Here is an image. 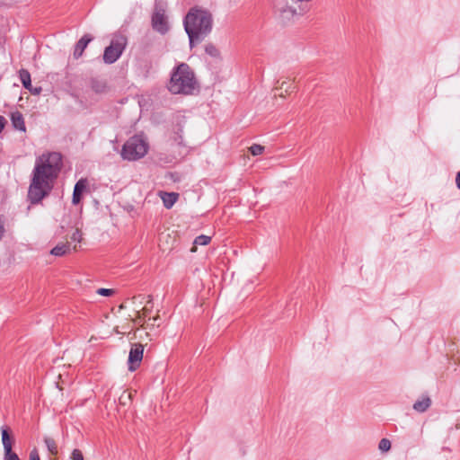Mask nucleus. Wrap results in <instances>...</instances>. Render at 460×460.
Returning <instances> with one entry per match:
<instances>
[{
  "label": "nucleus",
  "mask_w": 460,
  "mask_h": 460,
  "mask_svg": "<svg viewBox=\"0 0 460 460\" xmlns=\"http://www.w3.org/2000/svg\"><path fill=\"white\" fill-rule=\"evenodd\" d=\"M213 23V14L209 10L199 5L190 8L183 18V26L190 49L201 43L211 33Z\"/></svg>",
  "instance_id": "nucleus-2"
},
{
  "label": "nucleus",
  "mask_w": 460,
  "mask_h": 460,
  "mask_svg": "<svg viewBox=\"0 0 460 460\" xmlns=\"http://www.w3.org/2000/svg\"><path fill=\"white\" fill-rule=\"evenodd\" d=\"M90 86L96 93H104L108 89L106 81L100 78H92L90 81Z\"/></svg>",
  "instance_id": "nucleus-13"
},
{
  "label": "nucleus",
  "mask_w": 460,
  "mask_h": 460,
  "mask_svg": "<svg viewBox=\"0 0 460 460\" xmlns=\"http://www.w3.org/2000/svg\"><path fill=\"white\" fill-rule=\"evenodd\" d=\"M378 448L382 451V452H387L390 450L391 448V441L387 438H382L380 441H379V444H378Z\"/></svg>",
  "instance_id": "nucleus-22"
},
{
  "label": "nucleus",
  "mask_w": 460,
  "mask_h": 460,
  "mask_svg": "<svg viewBox=\"0 0 460 460\" xmlns=\"http://www.w3.org/2000/svg\"><path fill=\"white\" fill-rule=\"evenodd\" d=\"M2 442L4 450V460H20L17 454L12 451V440L7 429H2Z\"/></svg>",
  "instance_id": "nucleus-9"
},
{
  "label": "nucleus",
  "mask_w": 460,
  "mask_h": 460,
  "mask_svg": "<svg viewBox=\"0 0 460 460\" xmlns=\"http://www.w3.org/2000/svg\"><path fill=\"white\" fill-rule=\"evenodd\" d=\"M11 121L15 129H18L20 131H25V122L24 118L22 112L16 111L14 112L11 113Z\"/></svg>",
  "instance_id": "nucleus-12"
},
{
  "label": "nucleus",
  "mask_w": 460,
  "mask_h": 460,
  "mask_svg": "<svg viewBox=\"0 0 460 460\" xmlns=\"http://www.w3.org/2000/svg\"><path fill=\"white\" fill-rule=\"evenodd\" d=\"M71 458L72 460H84L83 453L77 448L73 450Z\"/></svg>",
  "instance_id": "nucleus-26"
},
{
  "label": "nucleus",
  "mask_w": 460,
  "mask_h": 460,
  "mask_svg": "<svg viewBox=\"0 0 460 460\" xmlns=\"http://www.w3.org/2000/svg\"><path fill=\"white\" fill-rule=\"evenodd\" d=\"M199 88L194 71L186 63L174 66L167 84L168 91L172 94H193Z\"/></svg>",
  "instance_id": "nucleus-3"
},
{
  "label": "nucleus",
  "mask_w": 460,
  "mask_h": 460,
  "mask_svg": "<svg viewBox=\"0 0 460 460\" xmlns=\"http://www.w3.org/2000/svg\"><path fill=\"white\" fill-rule=\"evenodd\" d=\"M152 306V299L149 298V300L146 303V305L142 309V315L144 317L147 316L150 314Z\"/></svg>",
  "instance_id": "nucleus-25"
},
{
  "label": "nucleus",
  "mask_w": 460,
  "mask_h": 460,
  "mask_svg": "<svg viewBox=\"0 0 460 460\" xmlns=\"http://www.w3.org/2000/svg\"><path fill=\"white\" fill-rule=\"evenodd\" d=\"M430 404V398L429 396H424L414 402L413 409L418 412H424L429 408Z\"/></svg>",
  "instance_id": "nucleus-15"
},
{
  "label": "nucleus",
  "mask_w": 460,
  "mask_h": 460,
  "mask_svg": "<svg viewBox=\"0 0 460 460\" xmlns=\"http://www.w3.org/2000/svg\"><path fill=\"white\" fill-rule=\"evenodd\" d=\"M29 458L30 460H40L39 452L36 448L31 451Z\"/></svg>",
  "instance_id": "nucleus-29"
},
{
  "label": "nucleus",
  "mask_w": 460,
  "mask_h": 460,
  "mask_svg": "<svg viewBox=\"0 0 460 460\" xmlns=\"http://www.w3.org/2000/svg\"><path fill=\"white\" fill-rule=\"evenodd\" d=\"M161 198L164 203V206L166 208H171L175 202L178 200L179 194L175 192H162Z\"/></svg>",
  "instance_id": "nucleus-14"
},
{
  "label": "nucleus",
  "mask_w": 460,
  "mask_h": 460,
  "mask_svg": "<svg viewBox=\"0 0 460 460\" xmlns=\"http://www.w3.org/2000/svg\"><path fill=\"white\" fill-rule=\"evenodd\" d=\"M88 188V180L86 178H81L74 187L73 196H72V203L74 205H78L81 202L83 193Z\"/></svg>",
  "instance_id": "nucleus-10"
},
{
  "label": "nucleus",
  "mask_w": 460,
  "mask_h": 460,
  "mask_svg": "<svg viewBox=\"0 0 460 460\" xmlns=\"http://www.w3.org/2000/svg\"><path fill=\"white\" fill-rule=\"evenodd\" d=\"M71 240L78 243L82 241V232L78 228L72 234Z\"/></svg>",
  "instance_id": "nucleus-27"
},
{
  "label": "nucleus",
  "mask_w": 460,
  "mask_h": 460,
  "mask_svg": "<svg viewBox=\"0 0 460 460\" xmlns=\"http://www.w3.org/2000/svg\"><path fill=\"white\" fill-rule=\"evenodd\" d=\"M5 232V217L0 215V241L4 238Z\"/></svg>",
  "instance_id": "nucleus-23"
},
{
  "label": "nucleus",
  "mask_w": 460,
  "mask_h": 460,
  "mask_svg": "<svg viewBox=\"0 0 460 460\" xmlns=\"http://www.w3.org/2000/svg\"><path fill=\"white\" fill-rule=\"evenodd\" d=\"M149 322H151L150 323H147V326H159L160 325V323H158L160 321V317L157 315L155 317H153V318H149L148 319Z\"/></svg>",
  "instance_id": "nucleus-28"
},
{
  "label": "nucleus",
  "mask_w": 460,
  "mask_h": 460,
  "mask_svg": "<svg viewBox=\"0 0 460 460\" xmlns=\"http://www.w3.org/2000/svg\"><path fill=\"white\" fill-rule=\"evenodd\" d=\"M288 83L286 81L282 82L280 85V89H283V87H287Z\"/></svg>",
  "instance_id": "nucleus-35"
},
{
  "label": "nucleus",
  "mask_w": 460,
  "mask_h": 460,
  "mask_svg": "<svg viewBox=\"0 0 460 460\" xmlns=\"http://www.w3.org/2000/svg\"><path fill=\"white\" fill-rule=\"evenodd\" d=\"M28 91L33 95H39L41 93L42 89L41 87L31 86L30 89H28Z\"/></svg>",
  "instance_id": "nucleus-30"
},
{
  "label": "nucleus",
  "mask_w": 460,
  "mask_h": 460,
  "mask_svg": "<svg viewBox=\"0 0 460 460\" xmlns=\"http://www.w3.org/2000/svg\"><path fill=\"white\" fill-rule=\"evenodd\" d=\"M265 147L259 144H253L250 146L249 150L252 155H259L264 152Z\"/></svg>",
  "instance_id": "nucleus-21"
},
{
  "label": "nucleus",
  "mask_w": 460,
  "mask_h": 460,
  "mask_svg": "<svg viewBox=\"0 0 460 460\" xmlns=\"http://www.w3.org/2000/svg\"><path fill=\"white\" fill-rule=\"evenodd\" d=\"M70 250L69 243H61L56 245L50 252L52 255L55 256H63L66 254Z\"/></svg>",
  "instance_id": "nucleus-17"
},
{
  "label": "nucleus",
  "mask_w": 460,
  "mask_h": 460,
  "mask_svg": "<svg viewBox=\"0 0 460 460\" xmlns=\"http://www.w3.org/2000/svg\"><path fill=\"white\" fill-rule=\"evenodd\" d=\"M143 353L144 346L141 343H135L131 346L128 358V366L129 371H136L139 367L143 359Z\"/></svg>",
  "instance_id": "nucleus-8"
},
{
  "label": "nucleus",
  "mask_w": 460,
  "mask_h": 460,
  "mask_svg": "<svg viewBox=\"0 0 460 460\" xmlns=\"http://www.w3.org/2000/svg\"><path fill=\"white\" fill-rule=\"evenodd\" d=\"M288 83L286 81L282 82L280 85V89H283V87H287Z\"/></svg>",
  "instance_id": "nucleus-36"
},
{
  "label": "nucleus",
  "mask_w": 460,
  "mask_h": 460,
  "mask_svg": "<svg viewBox=\"0 0 460 460\" xmlns=\"http://www.w3.org/2000/svg\"><path fill=\"white\" fill-rule=\"evenodd\" d=\"M128 44V39L125 35L118 33L115 34L111 43L105 48L103 52V62L111 65L115 63L122 55Z\"/></svg>",
  "instance_id": "nucleus-5"
},
{
  "label": "nucleus",
  "mask_w": 460,
  "mask_h": 460,
  "mask_svg": "<svg viewBox=\"0 0 460 460\" xmlns=\"http://www.w3.org/2000/svg\"><path fill=\"white\" fill-rule=\"evenodd\" d=\"M137 318L139 319V321H140V320H141V318H142V315L140 314V313H139V312H138V317H137Z\"/></svg>",
  "instance_id": "nucleus-37"
},
{
  "label": "nucleus",
  "mask_w": 460,
  "mask_h": 460,
  "mask_svg": "<svg viewBox=\"0 0 460 460\" xmlns=\"http://www.w3.org/2000/svg\"><path fill=\"white\" fill-rule=\"evenodd\" d=\"M44 443L51 455L56 456L58 453V445L54 438L47 437L44 438Z\"/></svg>",
  "instance_id": "nucleus-18"
},
{
  "label": "nucleus",
  "mask_w": 460,
  "mask_h": 460,
  "mask_svg": "<svg viewBox=\"0 0 460 460\" xmlns=\"http://www.w3.org/2000/svg\"><path fill=\"white\" fill-rule=\"evenodd\" d=\"M93 40L90 34H84L75 44L73 56L75 59L82 57L87 45Z\"/></svg>",
  "instance_id": "nucleus-11"
},
{
  "label": "nucleus",
  "mask_w": 460,
  "mask_h": 460,
  "mask_svg": "<svg viewBox=\"0 0 460 460\" xmlns=\"http://www.w3.org/2000/svg\"><path fill=\"white\" fill-rule=\"evenodd\" d=\"M62 165V155L58 152H48L36 159L27 193L31 205L40 204L50 195Z\"/></svg>",
  "instance_id": "nucleus-1"
},
{
  "label": "nucleus",
  "mask_w": 460,
  "mask_h": 460,
  "mask_svg": "<svg viewBox=\"0 0 460 460\" xmlns=\"http://www.w3.org/2000/svg\"><path fill=\"white\" fill-rule=\"evenodd\" d=\"M456 184L457 188L460 189V172H457V174H456Z\"/></svg>",
  "instance_id": "nucleus-34"
},
{
  "label": "nucleus",
  "mask_w": 460,
  "mask_h": 460,
  "mask_svg": "<svg viewBox=\"0 0 460 460\" xmlns=\"http://www.w3.org/2000/svg\"><path fill=\"white\" fill-rule=\"evenodd\" d=\"M19 78L21 80L22 86L26 90L30 89L32 86L31 80V74L27 69H24V68L20 69Z\"/></svg>",
  "instance_id": "nucleus-16"
},
{
  "label": "nucleus",
  "mask_w": 460,
  "mask_h": 460,
  "mask_svg": "<svg viewBox=\"0 0 460 460\" xmlns=\"http://www.w3.org/2000/svg\"><path fill=\"white\" fill-rule=\"evenodd\" d=\"M148 144L139 136L129 137L123 145L121 156L125 160L136 161L146 155Z\"/></svg>",
  "instance_id": "nucleus-4"
},
{
  "label": "nucleus",
  "mask_w": 460,
  "mask_h": 460,
  "mask_svg": "<svg viewBox=\"0 0 460 460\" xmlns=\"http://www.w3.org/2000/svg\"><path fill=\"white\" fill-rule=\"evenodd\" d=\"M6 124V119L4 116L0 115V133L4 130Z\"/></svg>",
  "instance_id": "nucleus-32"
},
{
  "label": "nucleus",
  "mask_w": 460,
  "mask_h": 460,
  "mask_svg": "<svg viewBox=\"0 0 460 460\" xmlns=\"http://www.w3.org/2000/svg\"><path fill=\"white\" fill-rule=\"evenodd\" d=\"M166 7L167 4L164 1L156 0L151 17L152 28L161 34H165L169 31L168 19L165 14Z\"/></svg>",
  "instance_id": "nucleus-6"
},
{
  "label": "nucleus",
  "mask_w": 460,
  "mask_h": 460,
  "mask_svg": "<svg viewBox=\"0 0 460 460\" xmlns=\"http://www.w3.org/2000/svg\"><path fill=\"white\" fill-rule=\"evenodd\" d=\"M210 241H211L210 236H208L205 234H200L195 238L193 243H194V245H207L210 243Z\"/></svg>",
  "instance_id": "nucleus-20"
},
{
  "label": "nucleus",
  "mask_w": 460,
  "mask_h": 460,
  "mask_svg": "<svg viewBox=\"0 0 460 460\" xmlns=\"http://www.w3.org/2000/svg\"><path fill=\"white\" fill-rule=\"evenodd\" d=\"M273 8L279 13L284 23L290 22L296 14V9L291 6L290 2L295 0H271Z\"/></svg>",
  "instance_id": "nucleus-7"
},
{
  "label": "nucleus",
  "mask_w": 460,
  "mask_h": 460,
  "mask_svg": "<svg viewBox=\"0 0 460 460\" xmlns=\"http://www.w3.org/2000/svg\"><path fill=\"white\" fill-rule=\"evenodd\" d=\"M181 133H182L181 128H179L178 131L176 132L177 137H175V141L178 142L179 145H181L182 142Z\"/></svg>",
  "instance_id": "nucleus-31"
},
{
  "label": "nucleus",
  "mask_w": 460,
  "mask_h": 460,
  "mask_svg": "<svg viewBox=\"0 0 460 460\" xmlns=\"http://www.w3.org/2000/svg\"><path fill=\"white\" fill-rule=\"evenodd\" d=\"M296 87L292 84H288V85L285 88V93H289L294 91Z\"/></svg>",
  "instance_id": "nucleus-33"
},
{
  "label": "nucleus",
  "mask_w": 460,
  "mask_h": 460,
  "mask_svg": "<svg viewBox=\"0 0 460 460\" xmlns=\"http://www.w3.org/2000/svg\"><path fill=\"white\" fill-rule=\"evenodd\" d=\"M205 52L212 58H220V51L213 43H208L205 46Z\"/></svg>",
  "instance_id": "nucleus-19"
},
{
  "label": "nucleus",
  "mask_w": 460,
  "mask_h": 460,
  "mask_svg": "<svg viewBox=\"0 0 460 460\" xmlns=\"http://www.w3.org/2000/svg\"><path fill=\"white\" fill-rule=\"evenodd\" d=\"M114 293H115V291L111 288H102L97 290L98 295L104 296H110L113 295Z\"/></svg>",
  "instance_id": "nucleus-24"
}]
</instances>
